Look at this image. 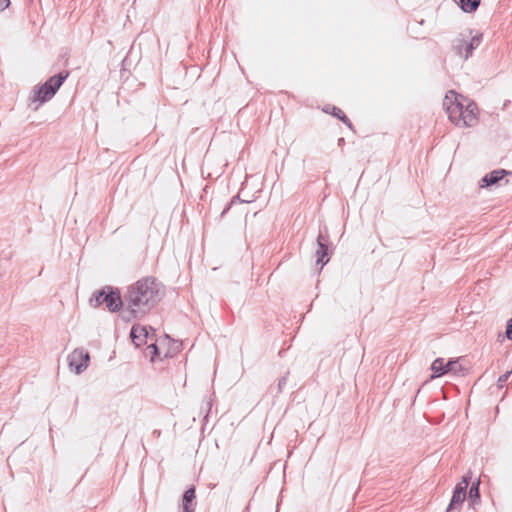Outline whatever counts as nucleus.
I'll return each instance as SVG.
<instances>
[{
    "label": "nucleus",
    "mask_w": 512,
    "mask_h": 512,
    "mask_svg": "<svg viewBox=\"0 0 512 512\" xmlns=\"http://www.w3.org/2000/svg\"><path fill=\"white\" fill-rule=\"evenodd\" d=\"M510 374H511V371L506 372L505 374L501 375L499 377V379H498V382L499 383H504L505 381H507V379L509 378Z\"/></svg>",
    "instance_id": "obj_20"
},
{
    "label": "nucleus",
    "mask_w": 512,
    "mask_h": 512,
    "mask_svg": "<svg viewBox=\"0 0 512 512\" xmlns=\"http://www.w3.org/2000/svg\"><path fill=\"white\" fill-rule=\"evenodd\" d=\"M68 77V73H60L58 75L50 77L43 85L35 88L30 97V105H35L34 110H37L40 105L50 100L61 87L65 79Z\"/></svg>",
    "instance_id": "obj_4"
},
{
    "label": "nucleus",
    "mask_w": 512,
    "mask_h": 512,
    "mask_svg": "<svg viewBox=\"0 0 512 512\" xmlns=\"http://www.w3.org/2000/svg\"><path fill=\"white\" fill-rule=\"evenodd\" d=\"M322 258H318L317 259V264H319L321 262Z\"/></svg>",
    "instance_id": "obj_23"
},
{
    "label": "nucleus",
    "mask_w": 512,
    "mask_h": 512,
    "mask_svg": "<svg viewBox=\"0 0 512 512\" xmlns=\"http://www.w3.org/2000/svg\"><path fill=\"white\" fill-rule=\"evenodd\" d=\"M448 117L458 127H472L478 122L477 106L473 102L457 96L450 91L443 101Z\"/></svg>",
    "instance_id": "obj_2"
},
{
    "label": "nucleus",
    "mask_w": 512,
    "mask_h": 512,
    "mask_svg": "<svg viewBox=\"0 0 512 512\" xmlns=\"http://www.w3.org/2000/svg\"><path fill=\"white\" fill-rule=\"evenodd\" d=\"M334 116H336L337 118H339L341 121H343L345 124H347L348 126H351L348 118L346 117V115L344 114V112L337 108V107H332V112H331Z\"/></svg>",
    "instance_id": "obj_17"
},
{
    "label": "nucleus",
    "mask_w": 512,
    "mask_h": 512,
    "mask_svg": "<svg viewBox=\"0 0 512 512\" xmlns=\"http://www.w3.org/2000/svg\"><path fill=\"white\" fill-rule=\"evenodd\" d=\"M506 337L509 339V340H512V318L508 321L507 323V328H506Z\"/></svg>",
    "instance_id": "obj_18"
},
{
    "label": "nucleus",
    "mask_w": 512,
    "mask_h": 512,
    "mask_svg": "<svg viewBox=\"0 0 512 512\" xmlns=\"http://www.w3.org/2000/svg\"><path fill=\"white\" fill-rule=\"evenodd\" d=\"M327 260H329V258H327ZM327 262H328V261L323 262V263L321 264V268H322L323 266H325V264H326Z\"/></svg>",
    "instance_id": "obj_21"
},
{
    "label": "nucleus",
    "mask_w": 512,
    "mask_h": 512,
    "mask_svg": "<svg viewBox=\"0 0 512 512\" xmlns=\"http://www.w3.org/2000/svg\"><path fill=\"white\" fill-rule=\"evenodd\" d=\"M68 365L76 374L84 372L89 365L90 355L83 348H76L68 355Z\"/></svg>",
    "instance_id": "obj_5"
},
{
    "label": "nucleus",
    "mask_w": 512,
    "mask_h": 512,
    "mask_svg": "<svg viewBox=\"0 0 512 512\" xmlns=\"http://www.w3.org/2000/svg\"><path fill=\"white\" fill-rule=\"evenodd\" d=\"M153 335L154 330L151 327L142 325H134L130 333L131 339L136 347L146 344L149 339L152 340Z\"/></svg>",
    "instance_id": "obj_8"
},
{
    "label": "nucleus",
    "mask_w": 512,
    "mask_h": 512,
    "mask_svg": "<svg viewBox=\"0 0 512 512\" xmlns=\"http://www.w3.org/2000/svg\"><path fill=\"white\" fill-rule=\"evenodd\" d=\"M470 34L461 33L459 37L455 40L454 48L456 49L459 55L463 54V51L466 52V46L469 42Z\"/></svg>",
    "instance_id": "obj_11"
},
{
    "label": "nucleus",
    "mask_w": 512,
    "mask_h": 512,
    "mask_svg": "<svg viewBox=\"0 0 512 512\" xmlns=\"http://www.w3.org/2000/svg\"><path fill=\"white\" fill-rule=\"evenodd\" d=\"M89 305L98 308L101 305L112 313L118 312L123 306V300L118 288L104 286L102 289L93 292L89 299Z\"/></svg>",
    "instance_id": "obj_3"
},
{
    "label": "nucleus",
    "mask_w": 512,
    "mask_h": 512,
    "mask_svg": "<svg viewBox=\"0 0 512 512\" xmlns=\"http://www.w3.org/2000/svg\"><path fill=\"white\" fill-rule=\"evenodd\" d=\"M431 370L433 371V374L431 376V378L433 379L449 372H452L455 375H459L462 374L464 369L458 360H451L448 361L447 363H444V360L442 358H437L433 361L431 365Z\"/></svg>",
    "instance_id": "obj_6"
},
{
    "label": "nucleus",
    "mask_w": 512,
    "mask_h": 512,
    "mask_svg": "<svg viewBox=\"0 0 512 512\" xmlns=\"http://www.w3.org/2000/svg\"><path fill=\"white\" fill-rule=\"evenodd\" d=\"M183 512H194V510L188 509V510H183Z\"/></svg>",
    "instance_id": "obj_22"
},
{
    "label": "nucleus",
    "mask_w": 512,
    "mask_h": 512,
    "mask_svg": "<svg viewBox=\"0 0 512 512\" xmlns=\"http://www.w3.org/2000/svg\"><path fill=\"white\" fill-rule=\"evenodd\" d=\"M508 174V172L504 169L494 170L488 174H486L480 183L481 188L490 187L492 185L498 184L504 177Z\"/></svg>",
    "instance_id": "obj_9"
},
{
    "label": "nucleus",
    "mask_w": 512,
    "mask_h": 512,
    "mask_svg": "<svg viewBox=\"0 0 512 512\" xmlns=\"http://www.w3.org/2000/svg\"><path fill=\"white\" fill-rule=\"evenodd\" d=\"M10 5V0H0V11H3Z\"/></svg>",
    "instance_id": "obj_19"
},
{
    "label": "nucleus",
    "mask_w": 512,
    "mask_h": 512,
    "mask_svg": "<svg viewBox=\"0 0 512 512\" xmlns=\"http://www.w3.org/2000/svg\"><path fill=\"white\" fill-rule=\"evenodd\" d=\"M480 4V0H460V7L466 13L474 12Z\"/></svg>",
    "instance_id": "obj_12"
},
{
    "label": "nucleus",
    "mask_w": 512,
    "mask_h": 512,
    "mask_svg": "<svg viewBox=\"0 0 512 512\" xmlns=\"http://www.w3.org/2000/svg\"><path fill=\"white\" fill-rule=\"evenodd\" d=\"M165 287L156 278L146 276L127 288L125 301L134 318L152 310L164 297Z\"/></svg>",
    "instance_id": "obj_1"
},
{
    "label": "nucleus",
    "mask_w": 512,
    "mask_h": 512,
    "mask_svg": "<svg viewBox=\"0 0 512 512\" xmlns=\"http://www.w3.org/2000/svg\"><path fill=\"white\" fill-rule=\"evenodd\" d=\"M481 35L472 36L466 46L465 58H468L472 51L480 45Z\"/></svg>",
    "instance_id": "obj_13"
},
{
    "label": "nucleus",
    "mask_w": 512,
    "mask_h": 512,
    "mask_svg": "<svg viewBox=\"0 0 512 512\" xmlns=\"http://www.w3.org/2000/svg\"><path fill=\"white\" fill-rule=\"evenodd\" d=\"M469 477L464 476L454 489L450 504L446 512H459L460 506L466 498V489L469 485Z\"/></svg>",
    "instance_id": "obj_7"
},
{
    "label": "nucleus",
    "mask_w": 512,
    "mask_h": 512,
    "mask_svg": "<svg viewBox=\"0 0 512 512\" xmlns=\"http://www.w3.org/2000/svg\"><path fill=\"white\" fill-rule=\"evenodd\" d=\"M146 350H147L146 355L150 357L151 361H154L156 356L159 355L158 347H157V345L155 343H150L147 346Z\"/></svg>",
    "instance_id": "obj_16"
},
{
    "label": "nucleus",
    "mask_w": 512,
    "mask_h": 512,
    "mask_svg": "<svg viewBox=\"0 0 512 512\" xmlns=\"http://www.w3.org/2000/svg\"><path fill=\"white\" fill-rule=\"evenodd\" d=\"M479 482L474 483L469 490V499L472 504L479 499Z\"/></svg>",
    "instance_id": "obj_15"
},
{
    "label": "nucleus",
    "mask_w": 512,
    "mask_h": 512,
    "mask_svg": "<svg viewBox=\"0 0 512 512\" xmlns=\"http://www.w3.org/2000/svg\"><path fill=\"white\" fill-rule=\"evenodd\" d=\"M317 242L318 249L316 251V256L324 257L327 256L329 253H332V251H330L328 247L322 242L321 236L318 238Z\"/></svg>",
    "instance_id": "obj_14"
},
{
    "label": "nucleus",
    "mask_w": 512,
    "mask_h": 512,
    "mask_svg": "<svg viewBox=\"0 0 512 512\" xmlns=\"http://www.w3.org/2000/svg\"><path fill=\"white\" fill-rule=\"evenodd\" d=\"M194 499H195V489L189 488L188 490L185 491V493L183 495V503H182L183 510H188V509L195 510Z\"/></svg>",
    "instance_id": "obj_10"
}]
</instances>
